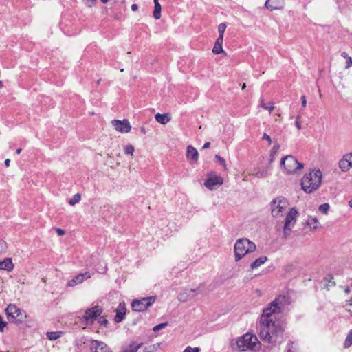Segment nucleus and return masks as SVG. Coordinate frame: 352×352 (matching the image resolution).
<instances>
[{"label": "nucleus", "instance_id": "nucleus-1", "mask_svg": "<svg viewBox=\"0 0 352 352\" xmlns=\"http://www.w3.org/2000/svg\"><path fill=\"white\" fill-rule=\"evenodd\" d=\"M280 297L272 301L270 307L263 309L259 322V336L261 339L267 343L276 344L283 340L285 328L283 324L276 320V311H279Z\"/></svg>", "mask_w": 352, "mask_h": 352}, {"label": "nucleus", "instance_id": "nucleus-2", "mask_svg": "<svg viewBox=\"0 0 352 352\" xmlns=\"http://www.w3.org/2000/svg\"><path fill=\"white\" fill-rule=\"evenodd\" d=\"M322 172L320 170H313L308 174H305L301 179L302 189L306 193H311L316 190L321 184Z\"/></svg>", "mask_w": 352, "mask_h": 352}, {"label": "nucleus", "instance_id": "nucleus-3", "mask_svg": "<svg viewBox=\"0 0 352 352\" xmlns=\"http://www.w3.org/2000/svg\"><path fill=\"white\" fill-rule=\"evenodd\" d=\"M256 250V245L248 239L243 238L236 240L234 247L235 261H239L245 254L252 252Z\"/></svg>", "mask_w": 352, "mask_h": 352}, {"label": "nucleus", "instance_id": "nucleus-4", "mask_svg": "<svg viewBox=\"0 0 352 352\" xmlns=\"http://www.w3.org/2000/svg\"><path fill=\"white\" fill-rule=\"evenodd\" d=\"M237 348L241 351L247 350L256 351L260 346V342L257 337L251 333H246L236 340Z\"/></svg>", "mask_w": 352, "mask_h": 352}, {"label": "nucleus", "instance_id": "nucleus-5", "mask_svg": "<svg viewBox=\"0 0 352 352\" xmlns=\"http://www.w3.org/2000/svg\"><path fill=\"white\" fill-rule=\"evenodd\" d=\"M280 166L285 173L287 175L296 173L298 170L303 168L302 163L298 162L297 159L292 155H287L280 160Z\"/></svg>", "mask_w": 352, "mask_h": 352}, {"label": "nucleus", "instance_id": "nucleus-6", "mask_svg": "<svg viewBox=\"0 0 352 352\" xmlns=\"http://www.w3.org/2000/svg\"><path fill=\"white\" fill-rule=\"evenodd\" d=\"M8 320L11 322L21 323L26 316L14 305H9L6 309Z\"/></svg>", "mask_w": 352, "mask_h": 352}, {"label": "nucleus", "instance_id": "nucleus-7", "mask_svg": "<svg viewBox=\"0 0 352 352\" xmlns=\"http://www.w3.org/2000/svg\"><path fill=\"white\" fill-rule=\"evenodd\" d=\"M155 300L156 297L155 296L142 298L140 300H135L131 303L132 309L138 312L146 311L155 302Z\"/></svg>", "mask_w": 352, "mask_h": 352}, {"label": "nucleus", "instance_id": "nucleus-8", "mask_svg": "<svg viewBox=\"0 0 352 352\" xmlns=\"http://www.w3.org/2000/svg\"><path fill=\"white\" fill-rule=\"evenodd\" d=\"M206 294L204 290V285H199L195 289H188L186 288L183 292H181L178 294V299L182 302H186L191 298L197 296L198 294Z\"/></svg>", "mask_w": 352, "mask_h": 352}, {"label": "nucleus", "instance_id": "nucleus-9", "mask_svg": "<svg viewBox=\"0 0 352 352\" xmlns=\"http://www.w3.org/2000/svg\"><path fill=\"white\" fill-rule=\"evenodd\" d=\"M272 215L274 217L279 216L287 206V200L282 197L274 199L270 203Z\"/></svg>", "mask_w": 352, "mask_h": 352}, {"label": "nucleus", "instance_id": "nucleus-10", "mask_svg": "<svg viewBox=\"0 0 352 352\" xmlns=\"http://www.w3.org/2000/svg\"><path fill=\"white\" fill-rule=\"evenodd\" d=\"M102 312V310L99 306H94L85 310V314L82 316V319L86 322L87 325L92 324Z\"/></svg>", "mask_w": 352, "mask_h": 352}, {"label": "nucleus", "instance_id": "nucleus-11", "mask_svg": "<svg viewBox=\"0 0 352 352\" xmlns=\"http://www.w3.org/2000/svg\"><path fill=\"white\" fill-rule=\"evenodd\" d=\"M223 184V179L220 176L210 174L208 179L204 182V186L212 190L220 186Z\"/></svg>", "mask_w": 352, "mask_h": 352}, {"label": "nucleus", "instance_id": "nucleus-12", "mask_svg": "<svg viewBox=\"0 0 352 352\" xmlns=\"http://www.w3.org/2000/svg\"><path fill=\"white\" fill-rule=\"evenodd\" d=\"M89 346L91 352H111L110 348L102 341L91 340Z\"/></svg>", "mask_w": 352, "mask_h": 352}, {"label": "nucleus", "instance_id": "nucleus-13", "mask_svg": "<svg viewBox=\"0 0 352 352\" xmlns=\"http://www.w3.org/2000/svg\"><path fill=\"white\" fill-rule=\"evenodd\" d=\"M111 123L116 130L119 132L128 133L131 131V126L127 120H123L122 121L113 120Z\"/></svg>", "mask_w": 352, "mask_h": 352}, {"label": "nucleus", "instance_id": "nucleus-14", "mask_svg": "<svg viewBox=\"0 0 352 352\" xmlns=\"http://www.w3.org/2000/svg\"><path fill=\"white\" fill-rule=\"evenodd\" d=\"M339 167L343 172L348 171L352 168V153H349L343 156L339 162Z\"/></svg>", "mask_w": 352, "mask_h": 352}, {"label": "nucleus", "instance_id": "nucleus-15", "mask_svg": "<svg viewBox=\"0 0 352 352\" xmlns=\"http://www.w3.org/2000/svg\"><path fill=\"white\" fill-rule=\"evenodd\" d=\"M90 274L88 272L80 273L76 275L74 278L67 282V287H74L78 284L82 283L84 280L89 278Z\"/></svg>", "mask_w": 352, "mask_h": 352}, {"label": "nucleus", "instance_id": "nucleus-16", "mask_svg": "<svg viewBox=\"0 0 352 352\" xmlns=\"http://www.w3.org/2000/svg\"><path fill=\"white\" fill-rule=\"evenodd\" d=\"M116 314L115 316L114 320L116 322L119 323L125 318L126 308L124 302H120L118 307L116 309Z\"/></svg>", "mask_w": 352, "mask_h": 352}, {"label": "nucleus", "instance_id": "nucleus-17", "mask_svg": "<svg viewBox=\"0 0 352 352\" xmlns=\"http://www.w3.org/2000/svg\"><path fill=\"white\" fill-rule=\"evenodd\" d=\"M298 214V212L295 208H292L290 210V211L287 213L285 220V224H286V226H287V225H289L292 227L294 226Z\"/></svg>", "mask_w": 352, "mask_h": 352}, {"label": "nucleus", "instance_id": "nucleus-18", "mask_svg": "<svg viewBox=\"0 0 352 352\" xmlns=\"http://www.w3.org/2000/svg\"><path fill=\"white\" fill-rule=\"evenodd\" d=\"M284 5V0H267L265 7L272 11L274 10L281 9Z\"/></svg>", "mask_w": 352, "mask_h": 352}, {"label": "nucleus", "instance_id": "nucleus-19", "mask_svg": "<svg viewBox=\"0 0 352 352\" xmlns=\"http://www.w3.org/2000/svg\"><path fill=\"white\" fill-rule=\"evenodd\" d=\"M142 345V343L138 344L134 341H130L122 346L120 352H137Z\"/></svg>", "mask_w": 352, "mask_h": 352}, {"label": "nucleus", "instance_id": "nucleus-20", "mask_svg": "<svg viewBox=\"0 0 352 352\" xmlns=\"http://www.w3.org/2000/svg\"><path fill=\"white\" fill-rule=\"evenodd\" d=\"M186 157L192 162H197L199 157V153L196 148L192 146H187Z\"/></svg>", "mask_w": 352, "mask_h": 352}, {"label": "nucleus", "instance_id": "nucleus-21", "mask_svg": "<svg viewBox=\"0 0 352 352\" xmlns=\"http://www.w3.org/2000/svg\"><path fill=\"white\" fill-rule=\"evenodd\" d=\"M223 38L218 37L214 43V45L212 49V52L215 54H219L221 53H224L225 51L223 50L222 47Z\"/></svg>", "mask_w": 352, "mask_h": 352}, {"label": "nucleus", "instance_id": "nucleus-22", "mask_svg": "<svg viewBox=\"0 0 352 352\" xmlns=\"http://www.w3.org/2000/svg\"><path fill=\"white\" fill-rule=\"evenodd\" d=\"M14 265L12 262L11 258H6L2 261H0V270H6L10 272L13 270Z\"/></svg>", "mask_w": 352, "mask_h": 352}, {"label": "nucleus", "instance_id": "nucleus-23", "mask_svg": "<svg viewBox=\"0 0 352 352\" xmlns=\"http://www.w3.org/2000/svg\"><path fill=\"white\" fill-rule=\"evenodd\" d=\"M155 118L157 122L162 124H166L170 120V116L168 113H157L155 116Z\"/></svg>", "mask_w": 352, "mask_h": 352}, {"label": "nucleus", "instance_id": "nucleus-24", "mask_svg": "<svg viewBox=\"0 0 352 352\" xmlns=\"http://www.w3.org/2000/svg\"><path fill=\"white\" fill-rule=\"evenodd\" d=\"M267 261V257L265 256L259 257L250 264L252 270L256 269L261 265L264 264Z\"/></svg>", "mask_w": 352, "mask_h": 352}, {"label": "nucleus", "instance_id": "nucleus-25", "mask_svg": "<svg viewBox=\"0 0 352 352\" xmlns=\"http://www.w3.org/2000/svg\"><path fill=\"white\" fill-rule=\"evenodd\" d=\"M307 224L313 229H317L320 225L316 217H309L307 221Z\"/></svg>", "mask_w": 352, "mask_h": 352}, {"label": "nucleus", "instance_id": "nucleus-26", "mask_svg": "<svg viewBox=\"0 0 352 352\" xmlns=\"http://www.w3.org/2000/svg\"><path fill=\"white\" fill-rule=\"evenodd\" d=\"M153 17L160 19L161 17L162 7L160 3H154Z\"/></svg>", "mask_w": 352, "mask_h": 352}, {"label": "nucleus", "instance_id": "nucleus-27", "mask_svg": "<svg viewBox=\"0 0 352 352\" xmlns=\"http://www.w3.org/2000/svg\"><path fill=\"white\" fill-rule=\"evenodd\" d=\"M341 56L346 59V69H349L352 66V58L351 56L348 55V54L345 52H342Z\"/></svg>", "mask_w": 352, "mask_h": 352}, {"label": "nucleus", "instance_id": "nucleus-28", "mask_svg": "<svg viewBox=\"0 0 352 352\" xmlns=\"http://www.w3.org/2000/svg\"><path fill=\"white\" fill-rule=\"evenodd\" d=\"M81 199V195L80 193L75 194L72 199H69V204L71 206H74L75 204L80 202Z\"/></svg>", "mask_w": 352, "mask_h": 352}, {"label": "nucleus", "instance_id": "nucleus-29", "mask_svg": "<svg viewBox=\"0 0 352 352\" xmlns=\"http://www.w3.org/2000/svg\"><path fill=\"white\" fill-rule=\"evenodd\" d=\"M47 338L50 340H55L60 336V332L52 331L47 333Z\"/></svg>", "mask_w": 352, "mask_h": 352}, {"label": "nucleus", "instance_id": "nucleus-30", "mask_svg": "<svg viewBox=\"0 0 352 352\" xmlns=\"http://www.w3.org/2000/svg\"><path fill=\"white\" fill-rule=\"evenodd\" d=\"M329 208H330L329 204L327 203H325V204H321L319 206L318 210H319V212H320L321 213H322L324 214H327L329 210Z\"/></svg>", "mask_w": 352, "mask_h": 352}, {"label": "nucleus", "instance_id": "nucleus-31", "mask_svg": "<svg viewBox=\"0 0 352 352\" xmlns=\"http://www.w3.org/2000/svg\"><path fill=\"white\" fill-rule=\"evenodd\" d=\"M226 29V24L224 23H221L218 26V32H219V37L223 38V34Z\"/></svg>", "mask_w": 352, "mask_h": 352}, {"label": "nucleus", "instance_id": "nucleus-32", "mask_svg": "<svg viewBox=\"0 0 352 352\" xmlns=\"http://www.w3.org/2000/svg\"><path fill=\"white\" fill-rule=\"evenodd\" d=\"M292 228H293L292 226H291L289 225H287V226H286V224L284 223L283 237L285 239H287L289 236Z\"/></svg>", "mask_w": 352, "mask_h": 352}, {"label": "nucleus", "instance_id": "nucleus-33", "mask_svg": "<svg viewBox=\"0 0 352 352\" xmlns=\"http://www.w3.org/2000/svg\"><path fill=\"white\" fill-rule=\"evenodd\" d=\"M352 345V329L348 333L344 341V346L349 347Z\"/></svg>", "mask_w": 352, "mask_h": 352}, {"label": "nucleus", "instance_id": "nucleus-34", "mask_svg": "<svg viewBox=\"0 0 352 352\" xmlns=\"http://www.w3.org/2000/svg\"><path fill=\"white\" fill-rule=\"evenodd\" d=\"M261 106L263 109L268 110L270 113L272 112V111L274 109V106L272 104H266L264 103L263 99H261Z\"/></svg>", "mask_w": 352, "mask_h": 352}, {"label": "nucleus", "instance_id": "nucleus-35", "mask_svg": "<svg viewBox=\"0 0 352 352\" xmlns=\"http://www.w3.org/2000/svg\"><path fill=\"white\" fill-rule=\"evenodd\" d=\"M334 277L333 274H329L325 278L324 280L328 282L331 286H335L336 283L333 281Z\"/></svg>", "mask_w": 352, "mask_h": 352}, {"label": "nucleus", "instance_id": "nucleus-36", "mask_svg": "<svg viewBox=\"0 0 352 352\" xmlns=\"http://www.w3.org/2000/svg\"><path fill=\"white\" fill-rule=\"evenodd\" d=\"M135 149L131 144L127 145L124 148V153L126 155H133Z\"/></svg>", "mask_w": 352, "mask_h": 352}, {"label": "nucleus", "instance_id": "nucleus-37", "mask_svg": "<svg viewBox=\"0 0 352 352\" xmlns=\"http://www.w3.org/2000/svg\"><path fill=\"white\" fill-rule=\"evenodd\" d=\"M199 349L198 347L192 348L190 346H187L183 352H199Z\"/></svg>", "mask_w": 352, "mask_h": 352}, {"label": "nucleus", "instance_id": "nucleus-38", "mask_svg": "<svg viewBox=\"0 0 352 352\" xmlns=\"http://www.w3.org/2000/svg\"><path fill=\"white\" fill-rule=\"evenodd\" d=\"M98 322L100 325H103L104 327L107 326V324H108V320L106 319V318L103 316L100 317L98 318Z\"/></svg>", "mask_w": 352, "mask_h": 352}, {"label": "nucleus", "instance_id": "nucleus-39", "mask_svg": "<svg viewBox=\"0 0 352 352\" xmlns=\"http://www.w3.org/2000/svg\"><path fill=\"white\" fill-rule=\"evenodd\" d=\"M215 158L218 160V162L220 163L221 165H222L224 168L226 166V161L225 160L221 157V156L216 155Z\"/></svg>", "mask_w": 352, "mask_h": 352}, {"label": "nucleus", "instance_id": "nucleus-40", "mask_svg": "<svg viewBox=\"0 0 352 352\" xmlns=\"http://www.w3.org/2000/svg\"><path fill=\"white\" fill-rule=\"evenodd\" d=\"M167 325V322L160 323L153 327V331H157L164 328Z\"/></svg>", "mask_w": 352, "mask_h": 352}, {"label": "nucleus", "instance_id": "nucleus-41", "mask_svg": "<svg viewBox=\"0 0 352 352\" xmlns=\"http://www.w3.org/2000/svg\"><path fill=\"white\" fill-rule=\"evenodd\" d=\"M6 325L7 322L3 320V318L0 315V332H2L3 331V329Z\"/></svg>", "mask_w": 352, "mask_h": 352}, {"label": "nucleus", "instance_id": "nucleus-42", "mask_svg": "<svg viewBox=\"0 0 352 352\" xmlns=\"http://www.w3.org/2000/svg\"><path fill=\"white\" fill-rule=\"evenodd\" d=\"M85 4L88 7H92L95 3L96 0H84Z\"/></svg>", "mask_w": 352, "mask_h": 352}, {"label": "nucleus", "instance_id": "nucleus-43", "mask_svg": "<svg viewBox=\"0 0 352 352\" xmlns=\"http://www.w3.org/2000/svg\"><path fill=\"white\" fill-rule=\"evenodd\" d=\"M300 116H298L296 118V122H295V125L297 127V129L298 130L301 129H302V126H301V124L299 121V119H300Z\"/></svg>", "mask_w": 352, "mask_h": 352}, {"label": "nucleus", "instance_id": "nucleus-44", "mask_svg": "<svg viewBox=\"0 0 352 352\" xmlns=\"http://www.w3.org/2000/svg\"><path fill=\"white\" fill-rule=\"evenodd\" d=\"M6 243L3 241H0V252H3L6 250Z\"/></svg>", "mask_w": 352, "mask_h": 352}, {"label": "nucleus", "instance_id": "nucleus-45", "mask_svg": "<svg viewBox=\"0 0 352 352\" xmlns=\"http://www.w3.org/2000/svg\"><path fill=\"white\" fill-rule=\"evenodd\" d=\"M301 102H302V107L305 108L306 107V104H307V100H306L305 96H301Z\"/></svg>", "mask_w": 352, "mask_h": 352}, {"label": "nucleus", "instance_id": "nucleus-46", "mask_svg": "<svg viewBox=\"0 0 352 352\" xmlns=\"http://www.w3.org/2000/svg\"><path fill=\"white\" fill-rule=\"evenodd\" d=\"M56 232L58 236H63L65 234V231L60 228H56Z\"/></svg>", "mask_w": 352, "mask_h": 352}, {"label": "nucleus", "instance_id": "nucleus-47", "mask_svg": "<svg viewBox=\"0 0 352 352\" xmlns=\"http://www.w3.org/2000/svg\"><path fill=\"white\" fill-rule=\"evenodd\" d=\"M254 175L257 177H265L266 176V175L263 172H261V171L256 172Z\"/></svg>", "mask_w": 352, "mask_h": 352}, {"label": "nucleus", "instance_id": "nucleus-48", "mask_svg": "<svg viewBox=\"0 0 352 352\" xmlns=\"http://www.w3.org/2000/svg\"><path fill=\"white\" fill-rule=\"evenodd\" d=\"M263 140H266L267 141H268L270 144V143H271V142H272V140H271L270 136V135H267L266 133H264V134H263Z\"/></svg>", "mask_w": 352, "mask_h": 352}, {"label": "nucleus", "instance_id": "nucleus-49", "mask_svg": "<svg viewBox=\"0 0 352 352\" xmlns=\"http://www.w3.org/2000/svg\"><path fill=\"white\" fill-rule=\"evenodd\" d=\"M131 10L133 11H137L138 10V6L137 4H133L131 6Z\"/></svg>", "mask_w": 352, "mask_h": 352}, {"label": "nucleus", "instance_id": "nucleus-50", "mask_svg": "<svg viewBox=\"0 0 352 352\" xmlns=\"http://www.w3.org/2000/svg\"><path fill=\"white\" fill-rule=\"evenodd\" d=\"M210 146V142H206L204 144V145L203 146V148L204 149H206V148H208Z\"/></svg>", "mask_w": 352, "mask_h": 352}, {"label": "nucleus", "instance_id": "nucleus-51", "mask_svg": "<svg viewBox=\"0 0 352 352\" xmlns=\"http://www.w3.org/2000/svg\"><path fill=\"white\" fill-rule=\"evenodd\" d=\"M10 160L9 159H6L5 160V164L7 167H8L10 166Z\"/></svg>", "mask_w": 352, "mask_h": 352}, {"label": "nucleus", "instance_id": "nucleus-52", "mask_svg": "<svg viewBox=\"0 0 352 352\" xmlns=\"http://www.w3.org/2000/svg\"><path fill=\"white\" fill-rule=\"evenodd\" d=\"M344 292H345L346 294H347L350 293V289H349V287H346L345 288V289H344Z\"/></svg>", "mask_w": 352, "mask_h": 352}, {"label": "nucleus", "instance_id": "nucleus-53", "mask_svg": "<svg viewBox=\"0 0 352 352\" xmlns=\"http://www.w3.org/2000/svg\"><path fill=\"white\" fill-rule=\"evenodd\" d=\"M275 154H276V151H274V153H271V162L273 161Z\"/></svg>", "mask_w": 352, "mask_h": 352}, {"label": "nucleus", "instance_id": "nucleus-54", "mask_svg": "<svg viewBox=\"0 0 352 352\" xmlns=\"http://www.w3.org/2000/svg\"><path fill=\"white\" fill-rule=\"evenodd\" d=\"M21 151H22V149H21V148H18V149H16V154H20V153H21Z\"/></svg>", "mask_w": 352, "mask_h": 352}, {"label": "nucleus", "instance_id": "nucleus-55", "mask_svg": "<svg viewBox=\"0 0 352 352\" xmlns=\"http://www.w3.org/2000/svg\"><path fill=\"white\" fill-rule=\"evenodd\" d=\"M349 206L352 208V199H351L349 203H348Z\"/></svg>", "mask_w": 352, "mask_h": 352}, {"label": "nucleus", "instance_id": "nucleus-56", "mask_svg": "<svg viewBox=\"0 0 352 352\" xmlns=\"http://www.w3.org/2000/svg\"><path fill=\"white\" fill-rule=\"evenodd\" d=\"M102 3H107L109 0H100Z\"/></svg>", "mask_w": 352, "mask_h": 352}, {"label": "nucleus", "instance_id": "nucleus-57", "mask_svg": "<svg viewBox=\"0 0 352 352\" xmlns=\"http://www.w3.org/2000/svg\"><path fill=\"white\" fill-rule=\"evenodd\" d=\"M245 87H246V85H245V83H243V85H242V89L243 90L245 89Z\"/></svg>", "mask_w": 352, "mask_h": 352}, {"label": "nucleus", "instance_id": "nucleus-58", "mask_svg": "<svg viewBox=\"0 0 352 352\" xmlns=\"http://www.w3.org/2000/svg\"><path fill=\"white\" fill-rule=\"evenodd\" d=\"M153 1H154V3H159V0H153Z\"/></svg>", "mask_w": 352, "mask_h": 352}, {"label": "nucleus", "instance_id": "nucleus-59", "mask_svg": "<svg viewBox=\"0 0 352 352\" xmlns=\"http://www.w3.org/2000/svg\"><path fill=\"white\" fill-rule=\"evenodd\" d=\"M3 87V83L1 81H0V88H1Z\"/></svg>", "mask_w": 352, "mask_h": 352}, {"label": "nucleus", "instance_id": "nucleus-60", "mask_svg": "<svg viewBox=\"0 0 352 352\" xmlns=\"http://www.w3.org/2000/svg\"><path fill=\"white\" fill-rule=\"evenodd\" d=\"M350 301H351V302H350V305H351V306H352V299H351Z\"/></svg>", "mask_w": 352, "mask_h": 352}]
</instances>
